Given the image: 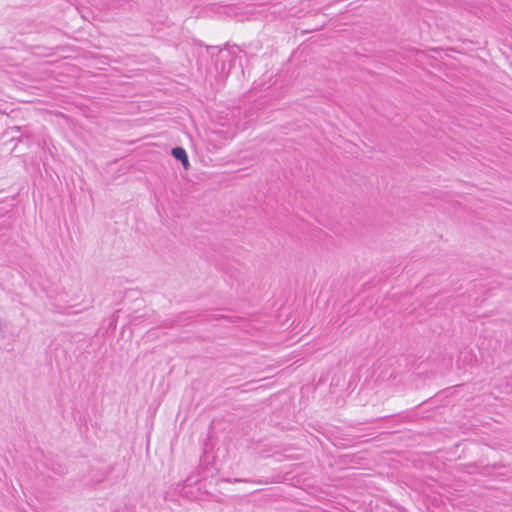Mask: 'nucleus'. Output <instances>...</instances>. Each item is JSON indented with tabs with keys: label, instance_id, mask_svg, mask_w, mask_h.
<instances>
[{
	"label": "nucleus",
	"instance_id": "3",
	"mask_svg": "<svg viewBox=\"0 0 512 512\" xmlns=\"http://www.w3.org/2000/svg\"><path fill=\"white\" fill-rule=\"evenodd\" d=\"M208 49H211V54H214L215 50H218V47L217 46H211V47H208Z\"/></svg>",
	"mask_w": 512,
	"mask_h": 512
},
{
	"label": "nucleus",
	"instance_id": "4",
	"mask_svg": "<svg viewBox=\"0 0 512 512\" xmlns=\"http://www.w3.org/2000/svg\"><path fill=\"white\" fill-rule=\"evenodd\" d=\"M234 482H242L241 479H235Z\"/></svg>",
	"mask_w": 512,
	"mask_h": 512
},
{
	"label": "nucleus",
	"instance_id": "2",
	"mask_svg": "<svg viewBox=\"0 0 512 512\" xmlns=\"http://www.w3.org/2000/svg\"><path fill=\"white\" fill-rule=\"evenodd\" d=\"M208 49H211V54H214L215 50H218V47L217 46H211V47H208Z\"/></svg>",
	"mask_w": 512,
	"mask_h": 512
},
{
	"label": "nucleus",
	"instance_id": "1",
	"mask_svg": "<svg viewBox=\"0 0 512 512\" xmlns=\"http://www.w3.org/2000/svg\"><path fill=\"white\" fill-rule=\"evenodd\" d=\"M171 154L176 160L181 161V163L185 169L188 168L189 160H188V156H187V153L184 148L174 147V148H172Z\"/></svg>",
	"mask_w": 512,
	"mask_h": 512
}]
</instances>
